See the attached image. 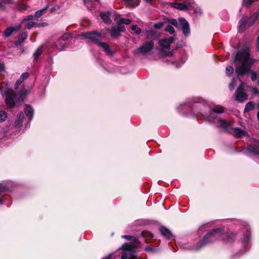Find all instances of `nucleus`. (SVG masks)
Wrapping results in <instances>:
<instances>
[{"mask_svg": "<svg viewBox=\"0 0 259 259\" xmlns=\"http://www.w3.org/2000/svg\"><path fill=\"white\" fill-rule=\"evenodd\" d=\"M250 49L249 47H245L243 50L239 51L234 60L236 73L238 75H244L250 72V77L252 81L256 79L257 73L250 71L251 66L254 63V60L250 57Z\"/></svg>", "mask_w": 259, "mask_h": 259, "instance_id": "f257e3e1", "label": "nucleus"}, {"mask_svg": "<svg viewBox=\"0 0 259 259\" xmlns=\"http://www.w3.org/2000/svg\"><path fill=\"white\" fill-rule=\"evenodd\" d=\"M224 112V108L221 106L217 105L214 106L213 109H210L208 113L204 112L202 114L205 120L215 123L217 126L220 128L227 130L231 127L232 122L223 119L217 115V113H222Z\"/></svg>", "mask_w": 259, "mask_h": 259, "instance_id": "f03ea898", "label": "nucleus"}, {"mask_svg": "<svg viewBox=\"0 0 259 259\" xmlns=\"http://www.w3.org/2000/svg\"><path fill=\"white\" fill-rule=\"evenodd\" d=\"M235 237V234H230V235H224V231L221 229H214L208 233L203 238V240L199 245L191 248L192 250H198L205 245L213 242L219 238L226 241H231Z\"/></svg>", "mask_w": 259, "mask_h": 259, "instance_id": "7ed1b4c3", "label": "nucleus"}, {"mask_svg": "<svg viewBox=\"0 0 259 259\" xmlns=\"http://www.w3.org/2000/svg\"><path fill=\"white\" fill-rule=\"evenodd\" d=\"M3 95L6 97V103L8 106L9 107H13L15 102L17 101L20 102L23 101L24 98L28 94V92L26 90L21 91L19 97H17L16 95L11 90L8 89L7 90L3 91Z\"/></svg>", "mask_w": 259, "mask_h": 259, "instance_id": "20e7f679", "label": "nucleus"}, {"mask_svg": "<svg viewBox=\"0 0 259 259\" xmlns=\"http://www.w3.org/2000/svg\"><path fill=\"white\" fill-rule=\"evenodd\" d=\"M114 21L117 23V25H113L111 30H110V33L112 37H117L120 35V33L125 30L124 25L129 23L128 20H124L121 18V17L114 13Z\"/></svg>", "mask_w": 259, "mask_h": 259, "instance_id": "39448f33", "label": "nucleus"}, {"mask_svg": "<svg viewBox=\"0 0 259 259\" xmlns=\"http://www.w3.org/2000/svg\"><path fill=\"white\" fill-rule=\"evenodd\" d=\"M205 106L204 104L200 103L198 99L193 98L189 99L186 102L180 104L178 106L177 109L179 111H181L184 109L189 108L192 110L202 112V107Z\"/></svg>", "mask_w": 259, "mask_h": 259, "instance_id": "423d86ee", "label": "nucleus"}, {"mask_svg": "<svg viewBox=\"0 0 259 259\" xmlns=\"http://www.w3.org/2000/svg\"><path fill=\"white\" fill-rule=\"evenodd\" d=\"M175 40L174 36L159 39L158 41V50L163 56H171L173 51L170 48V45Z\"/></svg>", "mask_w": 259, "mask_h": 259, "instance_id": "0eeeda50", "label": "nucleus"}, {"mask_svg": "<svg viewBox=\"0 0 259 259\" xmlns=\"http://www.w3.org/2000/svg\"><path fill=\"white\" fill-rule=\"evenodd\" d=\"M168 22L176 27H181L185 36H188L190 33V27L188 22L183 18H180L178 21L175 19H169Z\"/></svg>", "mask_w": 259, "mask_h": 259, "instance_id": "6e6552de", "label": "nucleus"}, {"mask_svg": "<svg viewBox=\"0 0 259 259\" xmlns=\"http://www.w3.org/2000/svg\"><path fill=\"white\" fill-rule=\"evenodd\" d=\"M154 47L153 40L146 41L141 46L134 51V54L142 56L150 55Z\"/></svg>", "mask_w": 259, "mask_h": 259, "instance_id": "1a4fd4ad", "label": "nucleus"}, {"mask_svg": "<svg viewBox=\"0 0 259 259\" xmlns=\"http://www.w3.org/2000/svg\"><path fill=\"white\" fill-rule=\"evenodd\" d=\"M140 247V241L137 237L131 236V259H140L139 255L136 254Z\"/></svg>", "mask_w": 259, "mask_h": 259, "instance_id": "9d476101", "label": "nucleus"}, {"mask_svg": "<svg viewBox=\"0 0 259 259\" xmlns=\"http://www.w3.org/2000/svg\"><path fill=\"white\" fill-rule=\"evenodd\" d=\"M244 83H241L236 92V99L237 101L242 102L247 99L248 96L244 92Z\"/></svg>", "mask_w": 259, "mask_h": 259, "instance_id": "9b49d317", "label": "nucleus"}, {"mask_svg": "<svg viewBox=\"0 0 259 259\" xmlns=\"http://www.w3.org/2000/svg\"><path fill=\"white\" fill-rule=\"evenodd\" d=\"M71 35L70 34H64L56 42V47L60 50H63L67 47L66 41L70 38Z\"/></svg>", "mask_w": 259, "mask_h": 259, "instance_id": "f8f14e48", "label": "nucleus"}, {"mask_svg": "<svg viewBox=\"0 0 259 259\" xmlns=\"http://www.w3.org/2000/svg\"><path fill=\"white\" fill-rule=\"evenodd\" d=\"M80 36H84L92 41H95L97 44V42H100L99 40L101 38V35L99 34L94 32L82 33Z\"/></svg>", "mask_w": 259, "mask_h": 259, "instance_id": "ddd939ff", "label": "nucleus"}, {"mask_svg": "<svg viewBox=\"0 0 259 259\" xmlns=\"http://www.w3.org/2000/svg\"><path fill=\"white\" fill-rule=\"evenodd\" d=\"M254 21L249 22L248 18L246 17H243L241 20L239 21L238 30L240 32L243 31L247 26H250L254 23Z\"/></svg>", "mask_w": 259, "mask_h": 259, "instance_id": "4468645a", "label": "nucleus"}, {"mask_svg": "<svg viewBox=\"0 0 259 259\" xmlns=\"http://www.w3.org/2000/svg\"><path fill=\"white\" fill-rule=\"evenodd\" d=\"M121 259H130V243L123 244L121 248Z\"/></svg>", "mask_w": 259, "mask_h": 259, "instance_id": "2eb2a0df", "label": "nucleus"}, {"mask_svg": "<svg viewBox=\"0 0 259 259\" xmlns=\"http://www.w3.org/2000/svg\"><path fill=\"white\" fill-rule=\"evenodd\" d=\"M249 149L253 154L259 155V141L253 139L249 145Z\"/></svg>", "mask_w": 259, "mask_h": 259, "instance_id": "dca6fc26", "label": "nucleus"}, {"mask_svg": "<svg viewBox=\"0 0 259 259\" xmlns=\"http://www.w3.org/2000/svg\"><path fill=\"white\" fill-rule=\"evenodd\" d=\"M21 27V24L17 25L15 26H11L8 27L4 32L6 37H9L13 32L18 31Z\"/></svg>", "mask_w": 259, "mask_h": 259, "instance_id": "f3484780", "label": "nucleus"}, {"mask_svg": "<svg viewBox=\"0 0 259 259\" xmlns=\"http://www.w3.org/2000/svg\"><path fill=\"white\" fill-rule=\"evenodd\" d=\"M24 119V116L22 112H20L14 122V126L17 130H20L22 126V122Z\"/></svg>", "mask_w": 259, "mask_h": 259, "instance_id": "a211bd4d", "label": "nucleus"}, {"mask_svg": "<svg viewBox=\"0 0 259 259\" xmlns=\"http://www.w3.org/2000/svg\"><path fill=\"white\" fill-rule=\"evenodd\" d=\"M232 134L236 138H240L246 134V132L238 127L232 128Z\"/></svg>", "mask_w": 259, "mask_h": 259, "instance_id": "6ab92c4d", "label": "nucleus"}, {"mask_svg": "<svg viewBox=\"0 0 259 259\" xmlns=\"http://www.w3.org/2000/svg\"><path fill=\"white\" fill-rule=\"evenodd\" d=\"M97 45L102 48L107 55L109 56L113 55V52L110 49L109 47L106 44L102 42H97Z\"/></svg>", "mask_w": 259, "mask_h": 259, "instance_id": "aec40b11", "label": "nucleus"}, {"mask_svg": "<svg viewBox=\"0 0 259 259\" xmlns=\"http://www.w3.org/2000/svg\"><path fill=\"white\" fill-rule=\"evenodd\" d=\"M160 231L161 235L167 239H170L173 237L171 231L165 227H161Z\"/></svg>", "mask_w": 259, "mask_h": 259, "instance_id": "412c9836", "label": "nucleus"}, {"mask_svg": "<svg viewBox=\"0 0 259 259\" xmlns=\"http://www.w3.org/2000/svg\"><path fill=\"white\" fill-rule=\"evenodd\" d=\"M24 112L26 116L28 117L29 120H31L33 115L34 111L33 109L28 105H25Z\"/></svg>", "mask_w": 259, "mask_h": 259, "instance_id": "4be33fe9", "label": "nucleus"}, {"mask_svg": "<svg viewBox=\"0 0 259 259\" xmlns=\"http://www.w3.org/2000/svg\"><path fill=\"white\" fill-rule=\"evenodd\" d=\"M170 5L177 9L180 10H187L189 8V5L183 3H171Z\"/></svg>", "mask_w": 259, "mask_h": 259, "instance_id": "5701e85b", "label": "nucleus"}, {"mask_svg": "<svg viewBox=\"0 0 259 259\" xmlns=\"http://www.w3.org/2000/svg\"><path fill=\"white\" fill-rule=\"evenodd\" d=\"M110 15L111 13L109 12H101L100 13V17L105 23L107 24H110L111 23V20L110 18Z\"/></svg>", "mask_w": 259, "mask_h": 259, "instance_id": "b1692460", "label": "nucleus"}, {"mask_svg": "<svg viewBox=\"0 0 259 259\" xmlns=\"http://www.w3.org/2000/svg\"><path fill=\"white\" fill-rule=\"evenodd\" d=\"M146 37L148 39L155 38L157 37L156 32L152 29H147L145 31Z\"/></svg>", "mask_w": 259, "mask_h": 259, "instance_id": "393cba45", "label": "nucleus"}, {"mask_svg": "<svg viewBox=\"0 0 259 259\" xmlns=\"http://www.w3.org/2000/svg\"><path fill=\"white\" fill-rule=\"evenodd\" d=\"M27 34L26 32H23L21 34L17 40L16 41V45H21L22 43L24 42V41L27 38Z\"/></svg>", "mask_w": 259, "mask_h": 259, "instance_id": "a878e982", "label": "nucleus"}, {"mask_svg": "<svg viewBox=\"0 0 259 259\" xmlns=\"http://www.w3.org/2000/svg\"><path fill=\"white\" fill-rule=\"evenodd\" d=\"M29 76V74L27 72L23 73L22 74L20 78L17 80L16 82V86L17 88V86L20 84L21 82H22L25 79H26Z\"/></svg>", "mask_w": 259, "mask_h": 259, "instance_id": "bb28decb", "label": "nucleus"}, {"mask_svg": "<svg viewBox=\"0 0 259 259\" xmlns=\"http://www.w3.org/2000/svg\"><path fill=\"white\" fill-rule=\"evenodd\" d=\"M23 23H25V27L28 29H30L33 27L39 26L40 25V24H38L33 21H26Z\"/></svg>", "mask_w": 259, "mask_h": 259, "instance_id": "cd10ccee", "label": "nucleus"}, {"mask_svg": "<svg viewBox=\"0 0 259 259\" xmlns=\"http://www.w3.org/2000/svg\"><path fill=\"white\" fill-rule=\"evenodd\" d=\"M254 104L252 102H250L248 103L245 106L244 112H248L254 109Z\"/></svg>", "mask_w": 259, "mask_h": 259, "instance_id": "c85d7f7f", "label": "nucleus"}, {"mask_svg": "<svg viewBox=\"0 0 259 259\" xmlns=\"http://www.w3.org/2000/svg\"><path fill=\"white\" fill-rule=\"evenodd\" d=\"M27 7L28 6L26 4L21 2L17 6V9L20 11H23L26 10Z\"/></svg>", "mask_w": 259, "mask_h": 259, "instance_id": "c756f323", "label": "nucleus"}, {"mask_svg": "<svg viewBox=\"0 0 259 259\" xmlns=\"http://www.w3.org/2000/svg\"><path fill=\"white\" fill-rule=\"evenodd\" d=\"M131 29L135 32L136 34H139L141 33V29L136 25H133L131 27Z\"/></svg>", "mask_w": 259, "mask_h": 259, "instance_id": "7c9ffc66", "label": "nucleus"}, {"mask_svg": "<svg viewBox=\"0 0 259 259\" xmlns=\"http://www.w3.org/2000/svg\"><path fill=\"white\" fill-rule=\"evenodd\" d=\"M48 7V6H47L45 9H42L41 10L36 11L34 15L35 17L36 18H39L40 16L42 15L43 13H44L45 11L47 9Z\"/></svg>", "mask_w": 259, "mask_h": 259, "instance_id": "2f4dec72", "label": "nucleus"}, {"mask_svg": "<svg viewBox=\"0 0 259 259\" xmlns=\"http://www.w3.org/2000/svg\"><path fill=\"white\" fill-rule=\"evenodd\" d=\"M7 118V114L4 111H0V122L4 121Z\"/></svg>", "mask_w": 259, "mask_h": 259, "instance_id": "473e14b6", "label": "nucleus"}, {"mask_svg": "<svg viewBox=\"0 0 259 259\" xmlns=\"http://www.w3.org/2000/svg\"><path fill=\"white\" fill-rule=\"evenodd\" d=\"M250 238V235L249 233L245 234L244 236V238L242 240V242L244 243V244H246L249 242Z\"/></svg>", "mask_w": 259, "mask_h": 259, "instance_id": "72a5a7b5", "label": "nucleus"}, {"mask_svg": "<svg viewBox=\"0 0 259 259\" xmlns=\"http://www.w3.org/2000/svg\"><path fill=\"white\" fill-rule=\"evenodd\" d=\"M227 75L230 76L234 72V68L232 66H227L226 68Z\"/></svg>", "mask_w": 259, "mask_h": 259, "instance_id": "f704fd0d", "label": "nucleus"}, {"mask_svg": "<svg viewBox=\"0 0 259 259\" xmlns=\"http://www.w3.org/2000/svg\"><path fill=\"white\" fill-rule=\"evenodd\" d=\"M42 53V48L41 47L38 48L37 50L35 51V52L33 54V56L34 58L36 59H37L39 56Z\"/></svg>", "mask_w": 259, "mask_h": 259, "instance_id": "c9c22d12", "label": "nucleus"}, {"mask_svg": "<svg viewBox=\"0 0 259 259\" xmlns=\"http://www.w3.org/2000/svg\"><path fill=\"white\" fill-rule=\"evenodd\" d=\"M165 30L167 32H168L171 34H174L175 32L174 28L170 25H167L166 27Z\"/></svg>", "mask_w": 259, "mask_h": 259, "instance_id": "e433bc0d", "label": "nucleus"}, {"mask_svg": "<svg viewBox=\"0 0 259 259\" xmlns=\"http://www.w3.org/2000/svg\"><path fill=\"white\" fill-rule=\"evenodd\" d=\"M237 80V79L235 78L232 80L231 83L229 84V89L231 91L234 90Z\"/></svg>", "mask_w": 259, "mask_h": 259, "instance_id": "4c0bfd02", "label": "nucleus"}, {"mask_svg": "<svg viewBox=\"0 0 259 259\" xmlns=\"http://www.w3.org/2000/svg\"><path fill=\"white\" fill-rule=\"evenodd\" d=\"M35 18H36L35 17V15H29L28 16H27V17L24 19L22 22V23H23L24 22H26V21H31L30 20H33Z\"/></svg>", "mask_w": 259, "mask_h": 259, "instance_id": "58836bf2", "label": "nucleus"}, {"mask_svg": "<svg viewBox=\"0 0 259 259\" xmlns=\"http://www.w3.org/2000/svg\"><path fill=\"white\" fill-rule=\"evenodd\" d=\"M10 1H0V9L3 10L5 8L6 5Z\"/></svg>", "mask_w": 259, "mask_h": 259, "instance_id": "ea45409f", "label": "nucleus"}, {"mask_svg": "<svg viewBox=\"0 0 259 259\" xmlns=\"http://www.w3.org/2000/svg\"><path fill=\"white\" fill-rule=\"evenodd\" d=\"M163 25V22H159V23H155L154 24V28H155L156 29H159L161 27H162Z\"/></svg>", "mask_w": 259, "mask_h": 259, "instance_id": "a19ab883", "label": "nucleus"}, {"mask_svg": "<svg viewBox=\"0 0 259 259\" xmlns=\"http://www.w3.org/2000/svg\"><path fill=\"white\" fill-rule=\"evenodd\" d=\"M7 190L6 187L3 185L2 184H0V192H5ZM1 201V199H0V202Z\"/></svg>", "mask_w": 259, "mask_h": 259, "instance_id": "79ce46f5", "label": "nucleus"}, {"mask_svg": "<svg viewBox=\"0 0 259 259\" xmlns=\"http://www.w3.org/2000/svg\"><path fill=\"white\" fill-rule=\"evenodd\" d=\"M194 11L196 14H198L199 15H201L202 13L201 9L198 7L195 8Z\"/></svg>", "mask_w": 259, "mask_h": 259, "instance_id": "37998d69", "label": "nucleus"}, {"mask_svg": "<svg viewBox=\"0 0 259 259\" xmlns=\"http://www.w3.org/2000/svg\"><path fill=\"white\" fill-rule=\"evenodd\" d=\"M252 2L253 1H244L243 3V6H246V7H249L251 5Z\"/></svg>", "mask_w": 259, "mask_h": 259, "instance_id": "c03bdc74", "label": "nucleus"}, {"mask_svg": "<svg viewBox=\"0 0 259 259\" xmlns=\"http://www.w3.org/2000/svg\"><path fill=\"white\" fill-rule=\"evenodd\" d=\"M115 257L113 254H110L103 259H115Z\"/></svg>", "mask_w": 259, "mask_h": 259, "instance_id": "a18cd8bd", "label": "nucleus"}, {"mask_svg": "<svg viewBox=\"0 0 259 259\" xmlns=\"http://www.w3.org/2000/svg\"><path fill=\"white\" fill-rule=\"evenodd\" d=\"M252 92L253 94H257L258 93L257 90L255 88H252Z\"/></svg>", "mask_w": 259, "mask_h": 259, "instance_id": "49530a36", "label": "nucleus"}, {"mask_svg": "<svg viewBox=\"0 0 259 259\" xmlns=\"http://www.w3.org/2000/svg\"><path fill=\"white\" fill-rule=\"evenodd\" d=\"M256 49L257 51L259 50V34L256 38Z\"/></svg>", "mask_w": 259, "mask_h": 259, "instance_id": "de8ad7c7", "label": "nucleus"}, {"mask_svg": "<svg viewBox=\"0 0 259 259\" xmlns=\"http://www.w3.org/2000/svg\"><path fill=\"white\" fill-rule=\"evenodd\" d=\"M4 65L3 64L0 63V72H3L4 70Z\"/></svg>", "mask_w": 259, "mask_h": 259, "instance_id": "09e8293b", "label": "nucleus"}, {"mask_svg": "<svg viewBox=\"0 0 259 259\" xmlns=\"http://www.w3.org/2000/svg\"><path fill=\"white\" fill-rule=\"evenodd\" d=\"M139 5V1H134V4L131 3V6H137Z\"/></svg>", "mask_w": 259, "mask_h": 259, "instance_id": "8fccbe9b", "label": "nucleus"}, {"mask_svg": "<svg viewBox=\"0 0 259 259\" xmlns=\"http://www.w3.org/2000/svg\"><path fill=\"white\" fill-rule=\"evenodd\" d=\"M50 11H51V12H55V8H52L50 9Z\"/></svg>", "mask_w": 259, "mask_h": 259, "instance_id": "3c124183", "label": "nucleus"}, {"mask_svg": "<svg viewBox=\"0 0 259 259\" xmlns=\"http://www.w3.org/2000/svg\"><path fill=\"white\" fill-rule=\"evenodd\" d=\"M123 237L125 238H126L127 239L128 238V236H126V235H125V236H122Z\"/></svg>", "mask_w": 259, "mask_h": 259, "instance_id": "603ef678", "label": "nucleus"}, {"mask_svg": "<svg viewBox=\"0 0 259 259\" xmlns=\"http://www.w3.org/2000/svg\"><path fill=\"white\" fill-rule=\"evenodd\" d=\"M179 62H181V63L183 64L184 62V61H182V60H180L179 61Z\"/></svg>", "mask_w": 259, "mask_h": 259, "instance_id": "864d4df0", "label": "nucleus"}, {"mask_svg": "<svg viewBox=\"0 0 259 259\" xmlns=\"http://www.w3.org/2000/svg\"><path fill=\"white\" fill-rule=\"evenodd\" d=\"M176 66H177V67H180V64H179V65H178V63H176Z\"/></svg>", "mask_w": 259, "mask_h": 259, "instance_id": "5fc2aeb1", "label": "nucleus"}, {"mask_svg": "<svg viewBox=\"0 0 259 259\" xmlns=\"http://www.w3.org/2000/svg\"><path fill=\"white\" fill-rule=\"evenodd\" d=\"M257 83H258V85H259V77L258 78Z\"/></svg>", "mask_w": 259, "mask_h": 259, "instance_id": "6e6d98bb", "label": "nucleus"}]
</instances>
